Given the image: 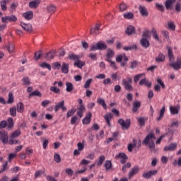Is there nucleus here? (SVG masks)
Listing matches in <instances>:
<instances>
[{"label": "nucleus", "instance_id": "obj_47", "mask_svg": "<svg viewBox=\"0 0 181 181\" xmlns=\"http://www.w3.org/2000/svg\"><path fill=\"white\" fill-rule=\"evenodd\" d=\"M40 67H42V69H47L49 70V71L50 70H52V66L46 62H42V64H40Z\"/></svg>", "mask_w": 181, "mask_h": 181}, {"label": "nucleus", "instance_id": "obj_25", "mask_svg": "<svg viewBox=\"0 0 181 181\" xmlns=\"http://www.w3.org/2000/svg\"><path fill=\"white\" fill-rule=\"evenodd\" d=\"M176 2V0H166L165 2V6L166 9H170L173 5Z\"/></svg>", "mask_w": 181, "mask_h": 181}, {"label": "nucleus", "instance_id": "obj_35", "mask_svg": "<svg viewBox=\"0 0 181 181\" xmlns=\"http://www.w3.org/2000/svg\"><path fill=\"white\" fill-rule=\"evenodd\" d=\"M136 144H138V141H136V139H133V144H129L127 146V149H128L129 152H132V149H134V148H135V146H136Z\"/></svg>", "mask_w": 181, "mask_h": 181}, {"label": "nucleus", "instance_id": "obj_17", "mask_svg": "<svg viewBox=\"0 0 181 181\" xmlns=\"http://www.w3.org/2000/svg\"><path fill=\"white\" fill-rule=\"evenodd\" d=\"M139 108H141V102H139L138 100L134 101L133 102V108H132L133 112H136L138 111V110H139Z\"/></svg>", "mask_w": 181, "mask_h": 181}, {"label": "nucleus", "instance_id": "obj_10", "mask_svg": "<svg viewBox=\"0 0 181 181\" xmlns=\"http://www.w3.org/2000/svg\"><path fill=\"white\" fill-rule=\"evenodd\" d=\"M20 25L21 28H23V30H25V32H28L29 33H30L33 30V28L32 27L31 24L21 22Z\"/></svg>", "mask_w": 181, "mask_h": 181}, {"label": "nucleus", "instance_id": "obj_16", "mask_svg": "<svg viewBox=\"0 0 181 181\" xmlns=\"http://www.w3.org/2000/svg\"><path fill=\"white\" fill-rule=\"evenodd\" d=\"M125 33L126 35H128V36H130V35L135 33V27H134L133 25L127 26L125 30Z\"/></svg>", "mask_w": 181, "mask_h": 181}, {"label": "nucleus", "instance_id": "obj_40", "mask_svg": "<svg viewBox=\"0 0 181 181\" xmlns=\"http://www.w3.org/2000/svg\"><path fill=\"white\" fill-rule=\"evenodd\" d=\"M13 101H14L13 93L12 92H9L6 103L7 104H13Z\"/></svg>", "mask_w": 181, "mask_h": 181}, {"label": "nucleus", "instance_id": "obj_15", "mask_svg": "<svg viewBox=\"0 0 181 181\" xmlns=\"http://www.w3.org/2000/svg\"><path fill=\"white\" fill-rule=\"evenodd\" d=\"M180 110V106L177 105V107L171 106L170 107V111L172 115H176L179 114V110Z\"/></svg>", "mask_w": 181, "mask_h": 181}, {"label": "nucleus", "instance_id": "obj_49", "mask_svg": "<svg viewBox=\"0 0 181 181\" xmlns=\"http://www.w3.org/2000/svg\"><path fill=\"white\" fill-rule=\"evenodd\" d=\"M33 96L42 97V93H40L39 90H35L29 95V97H33Z\"/></svg>", "mask_w": 181, "mask_h": 181}, {"label": "nucleus", "instance_id": "obj_41", "mask_svg": "<svg viewBox=\"0 0 181 181\" xmlns=\"http://www.w3.org/2000/svg\"><path fill=\"white\" fill-rule=\"evenodd\" d=\"M151 33L153 35V39H155L156 40L159 42V40H160L159 35H158V32H156V30L155 28L151 29Z\"/></svg>", "mask_w": 181, "mask_h": 181}, {"label": "nucleus", "instance_id": "obj_44", "mask_svg": "<svg viewBox=\"0 0 181 181\" xmlns=\"http://www.w3.org/2000/svg\"><path fill=\"white\" fill-rule=\"evenodd\" d=\"M7 127L8 129L13 128V119L12 117H9L7 119Z\"/></svg>", "mask_w": 181, "mask_h": 181}, {"label": "nucleus", "instance_id": "obj_63", "mask_svg": "<svg viewBox=\"0 0 181 181\" xmlns=\"http://www.w3.org/2000/svg\"><path fill=\"white\" fill-rule=\"evenodd\" d=\"M142 37H144L145 39H148L149 37H151L149 36V30H146L143 34H142Z\"/></svg>", "mask_w": 181, "mask_h": 181}, {"label": "nucleus", "instance_id": "obj_7", "mask_svg": "<svg viewBox=\"0 0 181 181\" xmlns=\"http://www.w3.org/2000/svg\"><path fill=\"white\" fill-rule=\"evenodd\" d=\"M152 138L153 139H156V137H155V134L153 132L151 131L149 134L146 136V138L143 140V144L144 145L149 144L150 142H152Z\"/></svg>", "mask_w": 181, "mask_h": 181}, {"label": "nucleus", "instance_id": "obj_30", "mask_svg": "<svg viewBox=\"0 0 181 181\" xmlns=\"http://www.w3.org/2000/svg\"><path fill=\"white\" fill-rule=\"evenodd\" d=\"M105 119L107 125L109 127H111V123L110 122V121H111V119H112V113H108V114L105 115Z\"/></svg>", "mask_w": 181, "mask_h": 181}, {"label": "nucleus", "instance_id": "obj_39", "mask_svg": "<svg viewBox=\"0 0 181 181\" xmlns=\"http://www.w3.org/2000/svg\"><path fill=\"white\" fill-rule=\"evenodd\" d=\"M123 16L124 19H128V20L134 19V13H132V12H126L123 14Z\"/></svg>", "mask_w": 181, "mask_h": 181}, {"label": "nucleus", "instance_id": "obj_20", "mask_svg": "<svg viewBox=\"0 0 181 181\" xmlns=\"http://www.w3.org/2000/svg\"><path fill=\"white\" fill-rule=\"evenodd\" d=\"M39 4H40V0H34L29 3V7L33 9H36V8L39 6Z\"/></svg>", "mask_w": 181, "mask_h": 181}, {"label": "nucleus", "instance_id": "obj_4", "mask_svg": "<svg viewBox=\"0 0 181 181\" xmlns=\"http://www.w3.org/2000/svg\"><path fill=\"white\" fill-rule=\"evenodd\" d=\"M0 141H1L4 145H6L9 141V135H8V132L5 130H1L0 132Z\"/></svg>", "mask_w": 181, "mask_h": 181}, {"label": "nucleus", "instance_id": "obj_29", "mask_svg": "<svg viewBox=\"0 0 181 181\" xmlns=\"http://www.w3.org/2000/svg\"><path fill=\"white\" fill-rule=\"evenodd\" d=\"M54 54H56V51H49L48 53L46 54L45 59H47V60H52V59L54 57Z\"/></svg>", "mask_w": 181, "mask_h": 181}, {"label": "nucleus", "instance_id": "obj_32", "mask_svg": "<svg viewBox=\"0 0 181 181\" xmlns=\"http://www.w3.org/2000/svg\"><path fill=\"white\" fill-rule=\"evenodd\" d=\"M16 110L18 112H23V110H25V105H23V103H18L16 106Z\"/></svg>", "mask_w": 181, "mask_h": 181}, {"label": "nucleus", "instance_id": "obj_9", "mask_svg": "<svg viewBox=\"0 0 181 181\" xmlns=\"http://www.w3.org/2000/svg\"><path fill=\"white\" fill-rule=\"evenodd\" d=\"M139 170H141V169L138 165L132 168L128 173L129 179H131V177H133V176H135V175H138V173H139Z\"/></svg>", "mask_w": 181, "mask_h": 181}, {"label": "nucleus", "instance_id": "obj_3", "mask_svg": "<svg viewBox=\"0 0 181 181\" xmlns=\"http://www.w3.org/2000/svg\"><path fill=\"white\" fill-rule=\"evenodd\" d=\"M131 84H132V78L127 77L125 79H122V85L127 91H132L134 90V87Z\"/></svg>", "mask_w": 181, "mask_h": 181}, {"label": "nucleus", "instance_id": "obj_38", "mask_svg": "<svg viewBox=\"0 0 181 181\" xmlns=\"http://www.w3.org/2000/svg\"><path fill=\"white\" fill-rule=\"evenodd\" d=\"M86 62L80 59H78L76 62H74V66H76V67H78V69H82L83 66H84Z\"/></svg>", "mask_w": 181, "mask_h": 181}, {"label": "nucleus", "instance_id": "obj_58", "mask_svg": "<svg viewBox=\"0 0 181 181\" xmlns=\"http://www.w3.org/2000/svg\"><path fill=\"white\" fill-rule=\"evenodd\" d=\"M9 145H18V144H21L19 140H13V139H10L8 141Z\"/></svg>", "mask_w": 181, "mask_h": 181}, {"label": "nucleus", "instance_id": "obj_54", "mask_svg": "<svg viewBox=\"0 0 181 181\" xmlns=\"http://www.w3.org/2000/svg\"><path fill=\"white\" fill-rule=\"evenodd\" d=\"M50 91H52V93H54L55 94H60V89L56 86H51Z\"/></svg>", "mask_w": 181, "mask_h": 181}, {"label": "nucleus", "instance_id": "obj_34", "mask_svg": "<svg viewBox=\"0 0 181 181\" xmlns=\"http://www.w3.org/2000/svg\"><path fill=\"white\" fill-rule=\"evenodd\" d=\"M6 48L9 53H13L15 52V45L12 43H9L8 45H6Z\"/></svg>", "mask_w": 181, "mask_h": 181}, {"label": "nucleus", "instance_id": "obj_27", "mask_svg": "<svg viewBox=\"0 0 181 181\" xmlns=\"http://www.w3.org/2000/svg\"><path fill=\"white\" fill-rule=\"evenodd\" d=\"M165 54L160 53L156 57V62H157V63H162L163 62H165Z\"/></svg>", "mask_w": 181, "mask_h": 181}, {"label": "nucleus", "instance_id": "obj_5", "mask_svg": "<svg viewBox=\"0 0 181 181\" xmlns=\"http://www.w3.org/2000/svg\"><path fill=\"white\" fill-rule=\"evenodd\" d=\"M118 124H119V125H121L122 129H128L131 125V119H127L125 121L123 119H119Z\"/></svg>", "mask_w": 181, "mask_h": 181}, {"label": "nucleus", "instance_id": "obj_55", "mask_svg": "<svg viewBox=\"0 0 181 181\" xmlns=\"http://www.w3.org/2000/svg\"><path fill=\"white\" fill-rule=\"evenodd\" d=\"M54 160L57 163H60L62 162V158H60V155L58 153H55L54 155Z\"/></svg>", "mask_w": 181, "mask_h": 181}, {"label": "nucleus", "instance_id": "obj_31", "mask_svg": "<svg viewBox=\"0 0 181 181\" xmlns=\"http://www.w3.org/2000/svg\"><path fill=\"white\" fill-rule=\"evenodd\" d=\"M48 13H54L56 12V6L51 4L47 6Z\"/></svg>", "mask_w": 181, "mask_h": 181}, {"label": "nucleus", "instance_id": "obj_13", "mask_svg": "<svg viewBox=\"0 0 181 181\" xmlns=\"http://www.w3.org/2000/svg\"><path fill=\"white\" fill-rule=\"evenodd\" d=\"M23 16L26 21H30L33 19V12L30 11L25 12L23 13Z\"/></svg>", "mask_w": 181, "mask_h": 181}, {"label": "nucleus", "instance_id": "obj_60", "mask_svg": "<svg viewBox=\"0 0 181 181\" xmlns=\"http://www.w3.org/2000/svg\"><path fill=\"white\" fill-rule=\"evenodd\" d=\"M93 78L88 79L83 86L84 88H90V84H91Z\"/></svg>", "mask_w": 181, "mask_h": 181}, {"label": "nucleus", "instance_id": "obj_52", "mask_svg": "<svg viewBox=\"0 0 181 181\" xmlns=\"http://www.w3.org/2000/svg\"><path fill=\"white\" fill-rule=\"evenodd\" d=\"M163 115H165V106H163L160 110V116L157 118V121H160V119L163 118Z\"/></svg>", "mask_w": 181, "mask_h": 181}, {"label": "nucleus", "instance_id": "obj_14", "mask_svg": "<svg viewBox=\"0 0 181 181\" xmlns=\"http://www.w3.org/2000/svg\"><path fill=\"white\" fill-rule=\"evenodd\" d=\"M101 24L96 23L95 28H91L90 30V35H98V30H100V27Z\"/></svg>", "mask_w": 181, "mask_h": 181}, {"label": "nucleus", "instance_id": "obj_62", "mask_svg": "<svg viewBox=\"0 0 181 181\" xmlns=\"http://www.w3.org/2000/svg\"><path fill=\"white\" fill-rule=\"evenodd\" d=\"M142 76H144V74L136 75L134 78V83H138L139 81V79L142 78Z\"/></svg>", "mask_w": 181, "mask_h": 181}, {"label": "nucleus", "instance_id": "obj_48", "mask_svg": "<svg viewBox=\"0 0 181 181\" xmlns=\"http://www.w3.org/2000/svg\"><path fill=\"white\" fill-rule=\"evenodd\" d=\"M45 171L43 170H37L35 173L34 177L35 179H37V177H40L42 175H44Z\"/></svg>", "mask_w": 181, "mask_h": 181}, {"label": "nucleus", "instance_id": "obj_59", "mask_svg": "<svg viewBox=\"0 0 181 181\" xmlns=\"http://www.w3.org/2000/svg\"><path fill=\"white\" fill-rule=\"evenodd\" d=\"M74 112H76V109H71L67 112L66 118H70L71 115H74Z\"/></svg>", "mask_w": 181, "mask_h": 181}, {"label": "nucleus", "instance_id": "obj_53", "mask_svg": "<svg viewBox=\"0 0 181 181\" xmlns=\"http://www.w3.org/2000/svg\"><path fill=\"white\" fill-rule=\"evenodd\" d=\"M105 160V156H100L99 157V160L97 161V166H101L103 165V163Z\"/></svg>", "mask_w": 181, "mask_h": 181}, {"label": "nucleus", "instance_id": "obj_23", "mask_svg": "<svg viewBox=\"0 0 181 181\" xmlns=\"http://www.w3.org/2000/svg\"><path fill=\"white\" fill-rule=\"evenodd\" d=\"M105 168L106 172H108V171L111 170V169H112V163L111 162V160H107L105 162Z\"/></svg>", "mask_w": 181, "mask_h": 181}, {"label": "nucleus", "instance_id": "obj_64", "mask_svg": "<svg viewBox=\"0 0 181 181\" xmlns=\"http://www.w3.org/2000/svg\"><path fill=\"white\" fill-rule=\"evenodd\" d=\"M161 34L165 37V39H169V31L168 30H162Z\"/></svg>", "mask_w": 181, "mask_h": 181}, {"label": "nucleus", "instance_id": "obj_36", "mask_svg": "<svg viewBox=\"0 0 181 181\" xmlns=\"http://www.w3.org/2000/svg\"><path fill=\"white\" fill-rule=\"evenodd\" d=\"M81 57L80 55H77L76 54H70L68 56V59L69 60H76L77 62V60H78Z\"/></svg>", "mask_w": 181, "mask_h": 181}, {"label": "nucleus", "instance_id": "obj_2", "mask_svg": "<svg viewBox=\"0 0 181 181\" xmlns=\"http://www.w3.org/2000/svg\"><path fill=\"white\" fill-rule=\"evenodd\" d=\"M107 44L103 41H99L96 44L91 46L89 49L90 52H95V50H107Z\"/></svg>", "mask_w": 181, "mask_h": 181}, {"label": "nucleus", "instance_id": "obj_43", "mask_svg": "<svg viewBox=\"0 0 181 181\" xmlns=\"http://www.w3.org/2000/svg\"><path fill=\"white\" fill-rule=\"evenodd\" d=\"M23 81V86H30V79H29V77L25 76L22 79Z\"/></svg>", "mask_w": 181, "mask_h": 181}, {"label": "nucleus", "instance_id": "obj_33", "mask_svg": "<svg viewBox=\"0 0 181 181\" xmlns=\"http://www.w3.org/2000/svg\"><path fill=\"white\" fill-rule=\"evenodd\" d=\"M66 90L67 91V93H71V91L74 90V86H73V83L70 82H67L66 83Z\"/></svg>", "mask_w": 181, "mask_h": 181}, {"label": "nucleus", "instance_id": "obj_1", "mask_svg": "<svg viewBox=\"0 0 181 181\" xmlns=\"http://www.w3.org/2000/svg\"><path fill=\"white\" fill-rule=\"evenodd\" d=\"M168 56L169 57V61L170 62V66L173 67L174 70H180L181 69V57L177 58V62H175V55H173V51L170 47H168Z\"/></svg>", "mask_w": 181, "mask_h": 181}, {"label": "nucleus", "instance_id": "obj_22", "mask_svg": "<svg viewBox=\"0 0 181 181\" xmlns=\"http://www.w3.org/2000/svg\"><path fill=\"white\" fill-rule=\"evenodd\" d=\"M112 57H114V51L108 48L107 51V54H106L107 62H110Z\"/></svg>", "mask_w": 181, "mask_h": 181}, {"label": "nucleus", "instance_id": "obj_28", "mask_svg": "<svg viewBox=\"0 0 181 181\" xmlns=\"http://www.w3.org/2000/svg\"><path fill=\"white\" fill-rule=\"evenodd\" d=\"M97 103L99 104V105H102V107L105 109L107 110V104L105 103V100L101 98H98L97 99Z\"/></svg>", "mask_w": 181, "mask_h": 181}, {"label": "nucleus", "instance_id": "obj_6", "mask_svg": "<svg viewBox=\"0 0 181 181\" xmlns=\"http://www.w3.org/2000/svg\"><path fill=\"white\" fill-rule=\"evenodd\" d=\"M18 18L15 15L7 16L1 18V22L3 23H8V22H16Z\"/></svg>", "mask_w": 181, "mask_h": 181}, {"label": "nucleus", "instance_id": "obj_46", "mask_svg": "<svg viewBox=\"0 0 181 181\" xmlns=\"http://www.w3.org/2000/svg\"><path fill=\"white\" fill-rule=\"evenodd\" d=\"M124 50H126L128 52V50H138V47H136V45H130L128 47H124Z\"/></svg>", "mask_w": 181, "mask_h": 181}, {"label": "nucleus", "instance_id": "obj_24", "mask_svg": "<svg viewBox=\"0 0 181 181\" xmlns=\"http://www.w3.org/2000/svg\"><path fill=\"white\" fill-rule=\"evenodd\" d=\"M139 10L140 11V13L143 16H148V10H146V8L145 6H139Z\"/></svg>", "mask_w": 181, "mask_h": 181}, {"label": "nucleus", "instance_id": "obj_61", "mask_svg": "<svg viewBox=\"0 0 181 181\" xmlns=\"http://www.w3.org/2000/svg\"><path fill=\"white\" fill-rule=\"evenodd\" d=\"M42 57V50H39L38 52L35 53V60H39Z\"/></svg>", "mask_w": 181, "mask_h": 181}, {"label": "nucleus", "instance_id": "obj_12", "mask_svg": "<svg viewBox=\"0 0 181 181\" xmlns=\"http://www.w3.org/2000/svg\"><path fill=\"white\" fill-rule=\"evenodd\" d=\"M91 117H93V115L91 114V112H89L85 117V118H83L82 119V122H83V125H88V124H90V122H91Z\"/></svg>", "mask_w": 181, "mask_h": 181}, {"label": "nucleus", "instance_id": "obj_45", "mask_svg": "<svg viewBox=\"0 0 181 181\" xmlns=\"http://www.w3.org/2000/svg\"><path fill=\"white\" fill-rule=\"evenodd\" d=\"M64 105V100H62L59 103L56 105L54 106V111H55V112H57V111H59V110H60V108H62Z\"/></svg>", "mask_w": 181, "mask_h": 181}, {"label": "nucleus", "instance_id": "obj_11", "mask_svg": "<svg viewBox=\"0 0 181 181\" xmlns=\"http://www.w3.org/2000/svg\"><path fill=\"white\" fill-rule=\"evenodd\" d=\"M140 45L142 46V47H144V49H148V47L151 46L149 40L144 37H141V39L140 40Z\"/></svg>", "mask_w": 181, "mask_h": 181}, {"label": "nucleus", "instance_id": "obj_51", "mask_svg": "<svg viewBox=\"0 0 181 181\" xmlns=\"http://www.w3.org/2000/svg\"><path fill=\"white\" fill-rule=\"evenodd\" d=\"M10 115L11 117H16V107H11L9 110Z\"/></svg>", "mask_w": 181, "mask_h": 181}, {"label": "nucleus", "instance_id": "obj_21", "mask_svg": "<svg viewBox=\"0 0 181 181\" xmlns=\"http://www.w3.org/2000/svg\"><path fill=\"white\" fill-rule=\"evenodd\" d=\"M22 132L20 129L15 130L13 133H11L10 136V139H15V138H18V136H21Z\"/></svg>", "mask_w": 181, "mask_h": 181}, {"label": "nucleus", "instance_id": "obj_42", "mask_svg": "<svg viewBox=\"0 0 181 181\" xmlns=\"http://www.w3.org/2000/svg\"><path fill=\"white\" fill-rule=\"evenodd\" d=\"M119 12H125L128 9V6L125 3H122L119 6Z\"/></svg>", "mask_w": 181, "mask_h": 181}, {"label": "nucleus", "instance_id": "obj_18", "mask_svg": "<svg viewBox=\"0 0 181 181\" xmlns=\"http://www.w3.org/2000/svg\"><path fill=\"white\" fill-rule=\"evenodd\" d=\"M176 148H177V144L176 143H173L169 146H167L164 148V151H175Z\"/></svg>", "mask_w": 181, "mask_h": 181}, {"label": "nucleus", "instance_id": "obj_37", "mask_svg": "<svg viewBox=\"0 0 181 181\" xmlns=\"http://www.w3.org/2000/svg\"><path fill=\"white\" fill-rule=\"evenodd\" d=\"M8 2H9V0H1L0 1L1 11H6V4H8Z\"/></svg>", "mask_w": 181, "mask_h": 181}, {"label": "nucleus", "instance_id": "obj_50", "mask_svg": "<svg viewBox=\"0 0 181 181\" xmlns=\"http://www.w3.org/2000/svg\"><path fill=\"white\" fill-rule=\"evenodd\" d=\"M115 158L116 159H118V158H121V159H128V156L125 154V153H119Z\"/></svg>", "mask_w": 181, "mask_h": 181}, {"label": "nucleus", "instance_id": "obj_8", "mask_svg": "<svg viewBox=\"0 0 181 181\" xmlns=\"http://www.w3.org/2000/svg\"><path fill=\"white\" fill-rule=\"evenodd\" d=\"M157 173H158V170H156L144 172L142 174V177H144V179H151L152 176H155V175H156Z\"/></svg>", "mask_w": 181, "mask_h": 181}, {"label": "nucleus", "instance_id": "obj_57", "mask_svg": "<svg viewBox=\"0 0 181 181\" xmlns=\"http://www.w3.org/2000/svg\"><path fill=\"white\" fill-rule=\"evenodd\" d=\"M129 168H131V163L129 162L123 165L122 168L123 173H125V172H127V169H129Z\"/></svg>", "mask_w": 181, "mask_h": 181}, {"label": "nucleus", "instance_id": "obj_56", "mask_svg": "<svg viewBox=\"0 0 181 181\" xmlns=\"http://www.w3.org/2000/svg\"><path fill=\"white\" fill-rule=\"evenodd\" d=\"M137 121H138L140 127L145 126V117H139L137 119Z\"/></svg>", "mask_w": 181, "mask_h": 181}, {"label": "nucleus", "instance_id": "obj_26", "mask_svg": "<svg viewBox=\"0 0 181 181\" xmlns=\"http://www.w3.org/2000/svg\"><path fill=\"white\" fill-rule=\"evenodd\" d=\"M167 28L175 32L176 30V25H175V22L173 21H168L167 23Z\"/></svg>", "mask_w": 181, "mask_h": 181}, {"label": "nucleus", "instance_id": "obj_19", "mask_svg": "<svg viewBox=\"0 0 181 181\" xmlns=\"http://www.w3.org/2000/svg\"><path fill=\"white\" fill-rule=\"evenodd\" d=\"M61 71L64 74H67L69 73V64L63 62L61 66Z\"/></svg>", "mask_w": 181, "mask_h": 181}]
</instances>
